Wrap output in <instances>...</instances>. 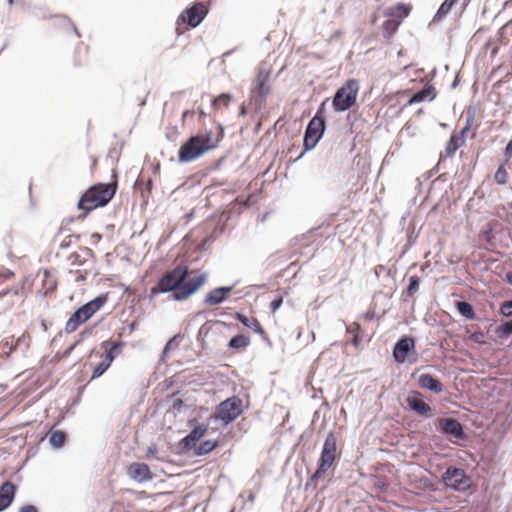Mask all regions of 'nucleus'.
Segmentation results:
<instances>
[{
  "mask_svg": "<svg viewBox=\"0 0 512 512\" xmlns=\"http://www.w3.org/2000/svg\"><path fill=\"white\" fill-rule=\"evenodd\" d=\"M231 101V95L228 93H222L217 98L212 100V105L218 107L219 105L228 106Z\"/></svg>",
  "mask_w": 512,
  "mask_h": 512,
  "instance_id": "obj_41",
  "label": "nucleus"
},
{
  "mask_svg": "<svg viewBox=\"0 0 512 512\" xmlns=\"http://www.w3.org/2000/svg\"><path fill=\"white\" fill-rule=\"evenodd\" d=\"M104 344L110 345L109 350L106 351V353H105V361L109 362V364L111 365L113 360L118 355L121 354L123 343L122 342L115 343V342L109 340V341L105 342Z\"/></svg>",
  "mask_w": 512,
  "mask_h": 512,
  "instance_id": "obj_31",
  "label": "nucleus"
},
{
  "mask_svg": "<svg viewBox=\"0 0 512 512\" xmlns=\"http://www.w3.org/2000/svg\"><path fill=\"white\" fill-rule=\"evenodd\" d=\"M155 451H156V448H155V447H154V448L150 447V448L148 449L147 455H148V456H150V455H152Z\"/></svg>",
  "mask_w": 512,
  "mask_h": 512,
  "instance_id": "obj_63",
  "label": "nucleus"
},
{
  "mask_svg": "<svg viewBox=\"0 0 512 512\" xmlns=\"http://www.w3.org/2000/svg\"><path fill=\"white\" fill-rule=\"evenodd\" d=\"M76 238L78 239L77 236H74V235H68L66 236L60 243H59V248L60 249H68L71 244H72V241L73 239Z\"/></svg>",
  "mask_w": 512,
  "mask_h": 512,
  "instance_id": "obj_47",
  "label": "nucleus"
},
{
  "mask_svg": "<svg viewBox=\"0 0 512 512\" xmlns=\"http://www.w3.org/2000/svg\"><path fill=\"white\" fill-rule=\"evenodd\" d=\"M110 367L109 362L103 360L94 369L91 375V379H97L102 376L106 370Z\"/></svg>",
  "mask_w": 512,
  "mask_h": 512,
  "instance_id": "obj_38",
  "label": "nucleus"
},
{
  "mask_svg": "<svg viewBox=\"0 0 512 512\" xmlns=\"http://www.w3.org/2000/svg\"><path fill=\"white\" fill-rule=\"evenodd\" d=\"M235 319L238 320L243 326L252 329L255 333L261 336L264 341L269 342V338L263 327L260 325L256 318H249L243 313L236 312L234 315Z\"/></svg>",
  "mask_w": 512,
  "mask_h": 512,
  "instance_id": "obj_18",
  "label": "nucleus"
},
{
  "mask_svg": "<svg viewBox=\"0 0 512 512\" xmlns=\"http://www.w3.org/2000/svg\"><path fill=\"white\" fill-rule=\"evenodd\" d=\"M496 334L499 338H507L512 335V319L502 323L496 328Z\"/></svg>",
  "mask_w": 512,
  "mask_h": 512,
  "instance_id": "obj_34",
  "label": "nucleus"
},
{
  "mask_svg": "<svg viewBox=\"0 0 512 512\" xmlns=\"http://www.w3.org/2000/svg\"><path fill=\"white\" fill-rule=\"evenodd\" d=\"M218 446L217 440H205L201 442L194 450V455L203 456L213 451Z\"/></svg>",
  "mask_w": 512,
  "mask_h": 512,
  "instance_id": "obj_32",
  "label": "nucleus"
},
{
  "mask_svg": "<svg viewBox=\"0 0 512 512\" xmlns=\"http://www.w3.org/2000/svg\"><path fill=\"white\" fill-rule=\"evenodd\" d=\"M233 288V286L216 287L205 296L203 303L207 306L219 305L229 297Z\"/></svg>",
  "mask_w": 512,
  "mask_h": 512,
  "instance_id": "obj_16",
  "label": "nucleus"
},
{
  "mask_svg": "<svg viewBox=\"0 0 512 512\" xmlns=\"http://www.w3.org/2000/svg\"><path fill=\"white\" fill-rule=\"evenodd\" d=\"M436 97V89L433 85H426L421 90L415 92L409 99V104L420 103L424 100L432 101Z\"/></svg>",
  "mask_w": 512,
  "mask_h": 512,
  "instance_id": "obj_22",
  "label": "nucleus"
},
{
  "mask_svg": "<svg viewBox=\"0 0 512 512\" xmlns=\"http://www.w3.org/2000/svg\"><path fill=\"white\" fill-rule=\"evenodd\" d=\"M93 251L90 248H82L80 252H74L70 255L69 259L74 266L84 267L88 270V266L92 264Z\"/></svg>",
  "mask_w": 512,
  "mask_h": 512,
  "instance_id": "obj_20",
  "label": "nucleus"
},
{
  "mask_svg": "<svg viewBox=\"0 0 512 512\" xmlns=\"http://www.w3.org/2000/svg\"><path fill=\"white\" fill-rule=\"evenodd\" d=\"M282 304H283V298L282 297L275 298L270 303L271 311L275 312L276 310H278L281 307Z\"/></svg>",
  "mask_w": 512,
  "mask_h": 512,
  "instance_id": "obj_51",
  "label": "nucleus"
},
{
  "mask_svg": "<svg viewBox=\"0 0 512 512\" xmlns=\"http://www.w3.org/2000/svg\"><path fill=\"white\" fill-rule=\"evenodd\" d=\"M328 99H325L318 107L314 117H318L320 120H325L326 103Z\"/></svg>",
  "mask_w": 512,
  "mask_h": 512,
  "instance_id": "obj_46",
  "label": "nucleus"
},
{
  "mask_svg": "<svg viewBox=\"0 0 512 512\" xmlns=\"http://www.w3.org/2000/svg\"><path fill=\"white\" fill-rule=\"evenodd\" d=\"M224 160H225V157L220 158V159L217 161V163H216V165H215V168H218L220 165H222V162H223Z\"/></svg>",
  "mask_w": 512,
  "mask_h": 512,
  "instance_id": "obj_62",
  "label": "nucleus"
},
{
  "mask_svg": "<svg viewBox=\"0 0 512 512\" xmlns=\"http://www.w3.org/2000/svg\"><path fill=\"white\" fill-rule=\"evenodd\" d=\"M153 187V181L151 178L148 179L145 189L142 191V196H145V192L150 193Z\"/></svg>",
  "mask_w": 512,
  "mask_h": 512,
  "instance_id": "obj_54",
  "label": "nucleus"
},
{
  "mask_svg": "<svg viewBox=\"0 0 512 512\" xmlns=\"http://www.w3.org/2000/svg\"><path fill=\"white\" fill-rule=\"evenodd\" d=\"M438 427L440 432L454 444H458V441L468 438L464 425L456 418H440L438 419Z\"/></svg>",
  "mask_w": 512,
  "mask_h": 512,
  "instance_id": "obj_7",
  "label": "nucleus"
},
{
  "mask_svg": "<svg viewBox=\"0 0 512 512\" xmlns=\"http://www.w3.org/2000/svg\"><path fill=\"white\" fill-rule=\"evenodd\" d=\"M505 165V162L501 164L494 174V180L499 185H504L507 183L508 174L505 169Z\"/></svg>",
  "mask_w": 512,
  "mask_h": 512,
  "instance_id": "obj_35",
  "label": "nucleus"
},
{
  "mask_svg": "<svg viewBox=\"0 0 512 512\" xmlns=\"http://www.w3.org/2000/svg\"><path fill=\"white\" fill-rule=\"evenodd\" d=\"M250 343L251 340L248 335L237 334L229 340L227 347L232 350H243L247 348Z\"/></svg>",
  "mask_w": 512,
  "mask_h": 512,
  "instance_id": "obj_24",
  "label": "nucleus"
},
{
  "mask_svg": "<svg viewBox=\"0 0 512 512\" xmlns=\"http://www.w3.org/2000/svg\"><path fill=\"white\" fill-rule=\"evenodd\" d=\"M337 438L333 432H329L324 441L319 463L322 469H329L336 460Z\"/></svg>",
  "mask_w": 512,
  "mask_h": 512,
  "instance_id": "obj_12",
  "label": "nucleus"
},
{
  "mask_svg": "<svg viewBox=\"0 0 512 512\" xmlns=\"http://www.w3.org/2000/svg\"><path fill=\"white\" fill-rule=\"evenodd\" d=\"M459 0H444L441 5L439 6L433 21H441L443 18L447 16V14L450 12L452 7L458 2Z\"/></svg>",
  "mask_w": 512,
  "mask_h": 512,
  "instance_id": "obj_30",
  "label": "nucleus"
},
{
  "mask_svg": "<svg viewBox=\"0 0 512 512\" xmlns=\"http://www.w3.org/2000/svg\"><path fill=\"white\" fill-rule=\"evenodd\" d=\"M392 357L398 364L406 361L414 363L417 360L415 338L410 335L401 336L393 346Z\"/></svg>",
  "mask_w": 512,
  "mask_h": 512,
  "instance_id": "obj_5",
  "label": "nucleus"
},
{
  "mask_svg": "<svg viewBox=\"0 0 512 512\" xmlns=\"http://www.w3.org/2000/svg\"><path fill=\"white\" fill-rule=\"evenodd\" d=\"M81 342V339L75 341L65 352L64 356H68L75 349V347Z\"/></svg>",
  "mask_w": 512,
  "mask_h": 512,
  "instance_id": "obj_55",
  "label": "nucleus"
},
{
  "mask_svg": "<svg viewBox=\"0 0 512 512\" xmlns=\"http://www.w3.org/2000/svg\"><path fill=\"white\" fill-rule=\"evenodd\" d=\"M46 437L48 438L49 444L55 449L62 448L67 440V434L61 430L54 431L51 429Z\"/></svg>",
  "mask_w": 512,
  "mask_h": 512,
  "instance_id": "obj_23",
  "label": "nucleus"
},
{
  "mask_svg": "<svg viewBox=\"0 0 512 512\" xmlns=\"http://www.w3.org/2000/svg\"><path fill=\"white\" fill-rule=\"evenodd\" d=\"M208 14V8L201 2H194L187 7L179 16L178 20L187 23L191 28L201 24Z\"/></svg>",
  "mask_w": 512,
  "mask_h": 512,
  "instance_id": "obj_11",
  "label": "nucleus"
},
{
  "mask_svg": "<svg viewBox=\"0 0 512 512\" xmlns=\"http://www.w3.org/2000/svg\"><path fill=\"white\" fill-rule=\"evenodd\" d=\"M483 337H484V333L481 332V331H476V332H473L471 335H470V338L472 341L476 342V343H483Z\"/></svg>",
  "mask_w": 512,
  "mask_h": 512,
  "instance_id": "obj_52",
  "label": "nucleus"
},
{
  "mask_svg": "<svg viewBox=\"0 0 512 512\" xmlns=\"http://www.w3.org/2000/svg\"><path fill=\"white\" fill-rule=\"evenodd\" d=\"M420 369H416L412 373V377L417 376V385L419 388L433 392L435 394H440L443 391L442 382L433 374L430 373H422L418 374Z\"/></svg>",
  "mask_w": 512,
  "mask_h": 512,
  "instance_id": "obj_14",
  "label": "nucleus"
},
{
  "mask_svg": "<svg viewBox=\"0 0 512 512\" xmlns=\"http://www.w3.org/2000/svg\"><path fill=\"white\" fill-rule=\"evenodd\" d=\"M464 141V138L454 134L451 135L445 147V156L451 157L464 144Z\"/></svg>",
  "mask_w": 512,
  "mask_h": 512,
  "instance_id": "obj_29",
  "label": "nucleus"
},
{
  "mask_svg": "<svg viewBox=\"0 0 512 512\" xmlns=\"http://www.w3.org/2000/svg\"><path fill=\"white\" fill-rule=\"evenodd\" d=\"M190 270L187 266L178 265L175 268L166 271L158 280L157 284L151 288L150 297L158 294L172 293L175 301H183L196 293L206 282L207 275L202 273L196 277L188 279Z\"/></svg>",
  "mask_w": 512,
  "mask_h": 512,
  "instance_id": "obj_1",
  "label": "nucleus"
},
{
  "mask_svg": "<svg viewBox=\"0 0 512 512\" xmlns=\"http://www.w3.org/2000/svg\"><path fill=\"white\" fill-rule=\"evenodd\" d=\"M91 317L92 315L88 310H86V307L82 305L69 317L65 325V331L67 333L74 332L81 324L85 323Z\"/></svg>",
  "mask_w": 512,
  "mask_h": 512,
  "instance_id": "obj_17",
  "label": "nucleus"
},
{
  "mask_svg": "<svg viewBox=\"0 0 512 512\" xmlns=\"http://www.w3.org/2000/svg\"><path fill=\"white\" fill-rule=\"evenodd\" d=\"M475 121V109L469 108L466 112L465 126L471 128Z\"/></svg>",
  "mask_w": 512,
  "mask_h": 512,
  "instance_id": "obj_44",
  "label": "nucleus"
},
{
  "mask_svg": "<svg viewBox=\"0 0 512 512\" xmlns=\"http://www.w3.org/2000/svg\"><path fill=\"white\" fill-rule=\"evenodd\" d=\"M136 321H133L127 325V328L129 330V333H132L136 329Z\"/></svg>",
  "mask_w": 512,
  "mask_h": 512,
  "instance_id": "obj_57",
  "label": "nucleus"
},
{
  "mask_svg": "<svg viewBox=\"0 0 512 512\" xmlns=\"http://www.w3.org/2000/svg\"><path fill=\"white\" fill-rule=\"evenodd\" d=\"M470 130V128L468 126H463L462 129L460 130V137L463 138L464 135Z\"/></svg>",
  "mask_w": 512,
  "mask_h": 512,
  "instance_id": "obj_58",
  "label": "nucleus"
},
{
  "mask_svg": "<svg viewBox=\"0 0 512 512\" xmlns=\"http://www.w3.org/2000/svg\"><path fill=\"white\" fill-rule=\"evenodd\" d=\"M240 115H242V116L246 115V107L244 105H241V107H240Z\"/></svg>",
  "mask_w": 512,
  "mask_h": 512,
  "instance_id": "obj_60",
  "label": "nucleus"
},
{
  "mask_svg": "<svg viewBox=\"0 0 512 512\" xmlns=\"http://www.w3.org/2000/svg\"><path fill=\"white\" fill-rule=\"evenodd\" d=\"M361 330L359 323L354 322L347 327V332L353 334L352 344L357 347L359 344L358 332Z\"/></svg>",
  "mask_w": 512,
  "mask_h": 512,
  "instance_id": "obj_39",
  "label": "nucleus"
},
{
  "mask_svg": "<svg viewBox=\"0 0 512 512\" xmlns=\"http://www.w3.org/2000/svg\"><path fill=\"white\" fill-rule=\"evenodd\" d=\"M178 337V335H174L164 346L163 348V351H162V355H161V360L163 361L165 356L168 354V352L170 351L171 349V346H172V343L176 340V338Z\"/></svg>",
  "mask_w": 512,
  "mask_h": 512,
  "instance_id": "obj_50",
  "label": "nucleus"
},
{
  "mask_svg": "<svg viewBox=\"0 0 512 512\" xmlns=\"http://www.w3.org/2000/svg\"><path fill=\"white\" fill-rule=\"evenodd\" d=\"M420 285V278L416 275L409 277V283L406 288V295L413 296V294L418 290Z\"/></svg>",
  "mask_w": 512,
  "mask_h": 512,
  "instance_id": "obj_37",
  "label": "nucleus"
},
{
  "mask_svg": "<svg viewBox=\"0 0 512 512\" xmlns=\"http://www.w3.org/2000/svg\"><path fill=\"white\" fill-rule=\"evenodd\" d=\"M185 407L184 402L181 398H175L172 402V410L175 413H181L183 408Z\"/></svg>",
  "mask_w": 512,
  "mask_h": 512,
  "instance_id": "obj_45",
  "label": "nucleus"
},
{
  "mask_svg": "<svg viewBox=\"0 0 512 512\" xmlns=\"http://www.w3.org/2000/svg\"><path fill=\"white\" fill-rule=\"evenodd\" d=\"M116 193V184L99 183L89 187L80 197L77 207L84 216L96 208L106 206Z\"/></svg>",
  "mask_w": 512,
  "mask_h": 512,
  "instance_id": "obj_2",
  "label": "nucleus"
},
{
  "mask_svg": "<svg viewBox=\"0 0 512 512\" xmlns=\"http://www.w3.org/2000/svg\"><path fill=\"white\" fill-rule=\"evenodd\" d=\"M15 493L16 486L10 481H6L0 486V512L12 504Z\"/></svg>",
  "mask_w": 512,
  "mask_h": 512,
  "instance_id": "obj_19",
  "label": "nucleus"
},
{
  "mask_svg": "<svg viewBox=\"0 0 512 512\" xmlns=\"http://www.w3.org/2000/svg\"><path fill=\"white\" fill-rule=\"evenodd\" d=\"M194 112H191L189 110L184 111L182 118L185 119L189 114H193Z\"/></svg>",
  "mask_w": 512,
  "mask_h": 512,
  "instance_id": "obj_64",
  "label": "nucleus"
},
{
  "mask_svg": "<svg viewBox=\"0 0 512 512\" xmlns=\"http://www.w3.org/2000/svg\"><path fill=\"white\" fill-rule=\"evenodd\" d=\"M219 133L216 137H213V133L211 130H205L203 132H199L196 135L202 136V142L207 143V145H213V149H215L219 142L223 138V129L221 126H219Z\"/></svg>",
  "mask_w": 512,
  "mask_h": 512,
  "instance_id": "obj_26",
  "label": "nucleus"
},
{
  "mask_svg": "<svg viewBox=\"0 0 512 512\" xmlns=\"http://www.w3.org/2000/svg\"><path fill=\"white\" fill-rule=\"evenodd\" d=\"M359 91V83L355 79H349L335 92L332 98V106L335 111L344 112L356 103Z\"/></svg>",
  "mask_w": 512,
  "mask_h": 512,
  "instance_id": "obj_3",
  "label": "nucleus"
},
{
  "mask_svg": "<svg viewBox=\"0 0 512 512\" xmlns=\"http://www.w3.org/2000/svg\"><path fill=\"white\" fill-rule=\"evenodd\" d=\"M405 401L409 409L415 414L425 418L432 416V408L423 400V395L419 391H410Z\"/></svg>",
  "mask_w": 512,
  "mask_h": 512,
  "instance_id": "obj_13",
  "label": "nucleus"
},
{
  "mask_svg": "<svg viewBox=\"0 0 512 512\" xmlns=\"http://www.w3.org/2000/svg\"><path fill=\"white\" fill-rule=\"evenodd\" d=\"M505 280L512 286V271H508L505 276Z\"/></svg>",
  "mask_w": 512,
  "mask_h": 512,
  "instance_id": "obj_56",
  "label": "nucleus"
},
{
  "mask_svg": "<svg viewBox=\"0 0 512 512\" xmlns=\"http://www.w3.org/2000/svg\"><path fill=\"white\" fill-rule=\"evenodd\" d=\"M72 29H73V32H74L78 37H80V36H81V35H80V33H79V31H78V29H77V27H76L74 24H72Z\"/></svg>",
  "mask_w": 512,
  "mask_h": 512,
  "instance_id": "obj_61",
  "label": "nucleus"
},
{
  "mask_svg": "<svg viewBox=\"0 0 512 512\" xmlns=\"http://www.w3.org/2000/svg\"><path fill=\"white\" fill-rule=\"evenodd\" d=\"M500 312L505 317H511L512 316V300L504 301L501 304Z\"/></svg>",
  "mask_w": 512,
  "mask_h": 512,
  "instance_id": "obj_43",
  "label": "nucleus"
},
{
  "mask_svg": "<svg viewBox=\"0 0 512 512\" xmlns=\"http://www.w3.org/2000/svg\"><path fill=\"white\" fill-rule=\"evenodd\" d=\"M325 129V120H320L318 117H313L308 122L303 139L304 151L312 150L317 145L323 137Z\"/></svg>",
  "mask_w": 512,
  "mask_h": 512,
  "instance_id": "obj_8",
  "label": "nucleus"
},
{
  "mask_svg": "<svg viewBox=\"0 0 512 512\" xmlns=\"http://www.w3.org/2000/svg\"><path fill=\"white\" fill-rule=\"evenodd\" d=\"M402 23V17L394 16L387 20H385L382 24L384 36L389 38L391 37L398 29L399 25Z\"/></svg>",
  "mask_w": 512,
  "mask_h": 512,
  "instance_id": "obj_25",
  "label": "nucleus"
},
{
  "mask_svg": "<svg viewBox=\"0 0 512 512\" xmlns=\"http://www.w3.org/2000/svg\"><path fill=\"white\" fill-rule=\"evenodd\" d=\"M108 300L106 294H100L91 301L84 304L86 310L93 316Z\"/></svg>",
  "mask_w": 512,
  "mask_h": 512,
  "instance_id": "obj_28",
  "label": "nucleus"
},
{
  "mask_svg": "<svg viewBox=\"0 0 512 512\" xmlns=\"http://www.w3.org/2000/svg\"><path fill=\"white\" fill-rule=\"evenodd\" d=\"M270 71L265 68H259L257 76L252 83L251 93L256 97V102L261 106L270 93L269 85Z\"/></svg>",
  "mask_w": 512,
  "mask_h": 512,
  "instance_id": "obj_10",
  "label": "nucleus"
},
{
  "mask_svg": "<svg viewBox=\"0 0 512 512\" xmlns=\"http://www.w3.org/2000/svg\"><path fill=\"white\" fill-rule=\"evenodd\" d=\"M442 482L447 488L457 492H465L471 487V479L466 472L454 466H450L442 474Z\"/></svg>",
  "mask_w": 512,
  "mask_h": 512,
  "instance_id": "obj_6",
  "label": "nucleus"
},
{
  "mask_svg": "<svg viewBox=\"0 0 512 512\" xmlns=\"http://www.w3.org/2000/svg\"><path fill=\"white\" fill-rule=\"evenodd\" d=\"M130 478L138 483H145L152 479L149 466L143 462H134L128 467Z\"/></svg>",
  "mask_w": 512,
  "mask_h": 512,
  "instance_id": "obj_15",
  "label": "nucleus"
},
{
  "mask_svg": "<svg viewBox=\"0 0 512 512\" xmlns=\"http://www.w3.org/2000/svg\"><path fill=\"white\" fill-rule=\"evenodd\" d=\"M210 150H213V145L202 142L200 135H192L180 147L178 159L180 163H190Z\"/></svg>",
  "mask_w": 512,
  "mask_h": 512,
  "instance_id": "obj_4",
  "label": "nucleus"
},
{
  "mask_svg": "<svg viewBox=\"0 0 512 512\" xmlns=\"http://www.w3.org/2000/svg\"><path fill=\"white\" fill-rule=\"evenodd\" d=\"M504 157H505V160H504L505 164H508V162L512 158V139L509 140V142L507 143V145L504 149Z\"/></svg>",
  "mask_w": 512,
  "mask_h": 512,
  "instance_id": "obj_49",
  "label": "nucleus"
},
{
  "mask_svg": "<svg viewBox=\"0 0 512 512\" xmlns=\"http://www.w3.org/2000/svg\"><path fill=\"white\" fill-rule=\"evenodd\" d=\"M89 335H91V330H89V329L84 330V331H82V332H81V334H80V336H81V338H80V339L82 340V338H83V337H85V336H89Z\"/></svg>",
  "mask_w": 512,
  "mask_h": 512,
  "instance_id": "obj_59",
  "label": "nucleus"
},
{
  "mask_svg": "<svg viewBox=\"0 0 512 512\" xmlns=\"http://www.w3.org/2000/svg\"><path fill=\"white\" fill-rule=\"evenodd\" d=\"M231 325L221 320H207L198 330L197 341L200 343L202 348L205 347V338L213 330L214 327H230Z\"/></svg>",
  "mask_w": 512,
  "mask_h": 512,
  "instance_id": "obj_21",
  "label": "nucleus"
},
{
  "mask_svg": "<svg viewBox=\"0 0 512 512\" xmlns=\"http://www.w3.org/2000/svg\"><path fill=\"white\" fill-rule=\"evenodd\" d=\"M165 136L170 142H175L179 136V130L177 126H167Z\"/></svg>",
  "mask_w": 512,
  "mask_h": 512,
  "instance_id": "obj_42",
  "label": "nucleus"
},
{
  "mask_svg": "<svg viewBox=\"0 0 512 512\" xmlns=\"http://www.w3.org/2000/svg\"><path fill=\"white\" fill-rule=\"evenodd\" d=\"M196 443L197 441L189 432L184 438L181 439V441L179 442V447L181 448L182 451H187L193 447L196 448Z\"/></svg>",
  "mask_w": 512,
  "mask_h": 512,
  "instance_id": "obj_36",
  "label": "nucleus"
},
{
  "mask_svg": "<svg viewBox=\"0 0 512 512\" xmlns=\"http://www.w3.org/2000/svg\"><path fill=\"white\" fill-rule=\"evenodd\" d=\"M396 10L397 11H400L402 13V19L404 17H407L411 11V7L409 5H406V4H403V3H398L397 6H396Z\"/></svg>",
  "mask_w": 512,
  "mask_h": 512,
  "instance_id": "obj_48",
  "label": "nucleus"
},
{
  "mask_svg": "<svg viewBox=\"0 0 512 512\" xmlns=\"http://www.w3.org/2000/svg\"><path fill=\"white\" fill-rule=\"evenodd\" d=\"M242 413V400L237 396L221 402L217 409V418L225 424L233 422Z\"/></svg>",
  "mask_w": 512,
  "mask_h": 512,
  "instance_id": "obj_9",
  "label": "nucleus"
},
{
  "mask_svg": "<svg viewBox=\"0 0 512 512\" xmlns=\"http://www.w3.org/2000/svg\"><path fill=\"white\" fill-rule=\"evenodd\" d=\"M19 512H38V509L34 505H25L20 508Z\"/></svg>",
  "mask_w": 512,
  "mask_h": 512,
  "instance_id": "obj_53",
  "label": "nucleus"
},
{
  "mask_svg": "<svg viewBox=\"0 0 512 512\" xmlns=\"http://www.w3.org/2000/svg\"><path fill=\"white\" fill-rule=\"evenodd\" d=\"M456 308L458 313L468 320H475L477 318L473 305L467 301H458Z\"/></svg>",
  "mask_w": 512,
  "mask_h": 512,
  "instance_id": "obj_27",
  "label": "nucleus"
},
{
  "mask_svg": "<svg viewBox=\"0 0 512 512\" xmlns=\"http://www.w3.org/2000/svg\"><path fill=\"white\" fill-rule=\"evenodd\" d=\"M208 425L207 424H200L194 427L190 433L195 438V440L198 442L207 432Z\"/></svg>",
  "mask_w": 512,
  "mask_h": 512,
  "instance_id": "obj_40",
  "label": "nucleus"
},
{
  "mask_svg": "<svg viewBox=\"0 0 512 512\" xmlns=\"http://www.w3.org/2000/svg\"><path fill=\"white\" fill-rule=\"evenodd\" d=\"M327 471V469H322L320 465H318L317 470L314 474L311 475V477L307 480L305 483L304 490L306 492H313L317 488V481L318 479Z\"/></svg>",
  "mask_w": 512,
  "mask_h": 512,
  "instance_id": "obj_33",
  "label": "nucleus"
}]
</instances>
